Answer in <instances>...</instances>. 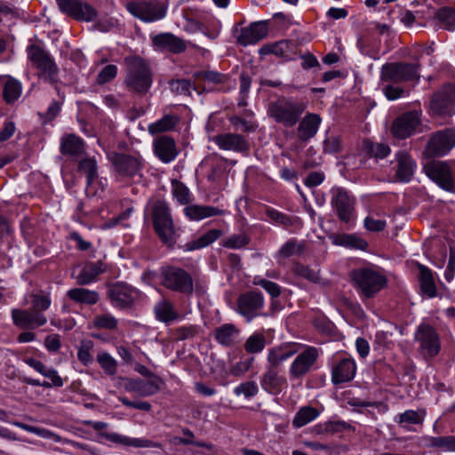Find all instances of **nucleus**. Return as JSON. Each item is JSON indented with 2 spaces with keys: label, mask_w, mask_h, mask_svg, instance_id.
<instances>
[{
  "label": "nucleus",
  "mask_w": 455,
  "mask_h": 455,
  "mask_svg": "<svg viewBox=\"0 0 455 455\" xmlns=\"http://www.w3.org/2000/svg\"><path fill=\"white\" fill-rule=\"evenodd\" d=\"M321 117L317 114H307L299 121L298 134L301 140L307 141L312 139L317 132L321 124Z\"/></svg>",
  "instance_id": "c756f323"
},
{
  "label": "nucleus",
  "mask_w": 455,
  "mask_h": 455,
  "mask_svg": "<svg viewBox=\"0 0 455 455\" xmlns=\"http://www.w3.org/2000/svg\"><path fill=\"white\" fill-rule=\"evenodd\" d=\"M419 354L426 359H433L441 352V338L436 329L427 323H421L414 333Z\"/></svg>",
  "instance_id": "0eeeda50"
},
{
  "label": "nucleus",
  "mask_w": 455,
  "mask_h": 455,
  "mask_svg": "<svg viewBox=\"0 0 455 455\" xmlns=\"http://www.w3.org/2000/svg\"><path fill=\"white\" fill-rule=\"evenodd\" d=\"M161 384H163V380L160 377L154 376L148 381H137L132 390L138 393L140 396H150L156 395L161 388Z\"/></svg>",
  "instance_id": "a19ab883"
},
{
  "label": "nucleus",
  "mask_w": 455,
  "mask_h": 455,
  "mask_svg": "<svg viewBox=\"0 0 455 455\" xmlns=\"http://www.w3.org/2000/svg\"><path fill=\"white\" fill-rule=\"evenodd\" d=\"M106 270L101 260L86 262L76 276V282L80 285H87L95 282L100 275Z\"/></svg>",
  "instance_id": "2f4dec72"
},
{
  "label": "nucleus",
  "mask_w": 455,
  "mask_h": 455,
  "mask_svg": "<svg viewBox=\"0 0 455 455\" xmlns=\"http://www.w3.org/2000/svg\"><path fill=\"white\" fill-rule=\"evenodd\" d=\"M84 425L91 426L95 431H97L98 437L100 439H105L110 443L120 444L124 446L132 447H153L162 448L160 443H156L145 438H131L115 432L104 431L108 428V424L102 421H92L84 420Z\"/></svg>",
  "instance_id": "6e6552de"
},
{
  "label": "nucleus",
  "mask_w": 455,
  "mask_h": 455,
  "mask_svg": "<svg viewBox=\"0 0 455 455\" xmlns=\"http://www.w3.org/2000/svg\"><path fill=\"white\" fill-rule=\"evenodd\" d=\"M199 327L197 325L180 326L172 330V336L177 341H182L193 339L198 334Z\"/></svg>",
  "instance_id": "bf43d9fd"
},
{
  "label": "nucleus",
  "mask_w": 455,
  "mask_h": 455,
  "mask_svg": "<svg viewBox=\"0 0 455 455\" xmlns=\"http://www.w3.org/2000/svg\"><path fill=\"white\" fill-rule=\"evenodd\" d=\"M93 348V342L90 339L82 340L77 351V358L84 366L93 362L91 350Z\"/></svg>",
  "instance_id": "e2e57ef3"
},
{
  "label": "nucleus",
  "mask_w": 455,
  "mask_h": 455,
  "mask_svg": "<svg viewBox=\"0 0 455 455\" xmlns=\"http://www.w3.org/2000/svg\"><path fill=\"white\" fill-rule=\"evenodd\" d=\"M307 107L306 102L282 96L269 103L267 115L275 123L291 128L299 123Z\"/></svg>",
  "instance_id": "7ed1b4c3"
},
{
  "label": "nucleus",
  "mask_w": 455,
  "mask_h": 455,
  "mask_svg": "<svg viewBox=\"0 0 455 455\" xmlns=\"http://www.w3.org/2000/svg\"><path fill=\"white\" fill-rule=\"evenodd\" d=\"M113 171L124 178H141L144 160L140 156L115 153L111 158Z\"/></svg>",
  "instance_id": "dca6fc26"
},
{
  "label": "nucleus",
  "mask_w": 455,
  "mask_h": 455,
  "mask_svg": "<svg viewBox=\"0 0 455 455\" xmlns=\"http://www.w3.org/2000/svg\"><path fill=\"white\" fill-rule=\"evenodd\" d=\"M356 372V365L353 359L343 358L332 364L331 367V382L334 385L352 380Z\"/></svg>",
  "instance_id": "a878e982"
},
{
  "label": "nucleus",
  "mask_w": 455,
  "mask_h": 455,
  "mask_svg": "<svg viewBox=\"0 0 455 455\" xmlns=\"http://www.w3.org/2000/svg\"><path fill=\"white\" fill-rule=\"evenodd\" d=\"M118 321L111 314L96 315L93 319V325L98 329L115 330Z\"/></svg>",
  "instance_id": "0e129e2a"
},
{
  "label": "nucleus",
  "mask_w": 455,
  "mask_h": 455,
  "mask_svg": "<svg viewBox=\"0 0 455 455\" xmlns=\"http://www.w3.org/2000/svg\"><path fill=\"white\" fill-rule=\"evenodd\" d=\"M267 33V21H255L248 27L240 29L239 34L236 36V42L243 46L254 44L265 38Z\"/></svg>",
  "instance_id": "5701e85b"
},
{
  "label": "nucleus",
  "mask_w": 455,
  "mask_h": 455,
  "mask_svg": "<svg viewBox=\"0 0 455 455\" xmlns=\"http://www.w3.org/2000/svg\"><path fill=\"white\" fill-rule=\"evenodd\" d=\"M266 344V337L260 332H254L246 339L243 347L248 354H259L264 350Z\"/></svg>",
  "instance_id": "c03bdc74"
},
{
  "label": "nucleus",
  "mask_w": 455,
  "mask_h": 455,
  "mask_svg": "<svg viewBox=\"0 0 455 455\" xmlns=\"http://www.w3.org/2000/svg\"><path fill=\"white\" fill-rule=\"evenodd\" d=\"M23 362L33 368L36 371L49 379L51 381L41 382L39 379L24 377L22 382L33 387H42L51 388L52 387H60L64 385L63 379L59 375L58 371L52 367H47L44 363L33 357H26Z\"/></svg>",
  "instance_id": "4468645a"
},
{
  "label": "nucleus",
  "mask_w": 455,
  "mask_h": 455,
  "mask_svg": "<svg viewBox=\"0 0 455 455\" xmlns=\"http://www.w3.org/2000/svg\"><path fill=\"white\" fill-rule=\"evenodd\" d=\"M425 174L442 189L447 192L455 191L454 172L448 162L431 160L423 166Z\"/></svg>",
  "instance_id": "9b49d317"
},
{
  "label": "nucleus",
  "mask_w": 455,
  "mask_h": 455,
  "mask_svg": "<svg viewBox=\"0 0 455 455\" xmlns=\"http://www.w3.org/2000/svg\"><path fill=\"white\" fill-rule=\"evenodd\" d=\"M241 331L234 323H224L213 331V336L218 344L222 347H231L239 339Z\"/></svg>",
  "instance_id": "cd10ccee"
},
{
  "label": "nucleus",
  "mask_w": 455,
  "mask_h": 455,
  "mask_svg": "<svg viewBox=\"0 0 455 455\" xmlns=\"http://www.w3.org/2000/svg\"><path fill=\"white\" fill-rule=\"evenodd\" d=\"M455 105V86L447 84L435 93L430 102L434 114L439 116L451 115Z\"/></svg>",
  "instance_id": "412c9836"
},
{
  "label": "nucleus",
  "mask_w": 455,
  "mask_h": 455,
  "mask_svg": "<svg viewBox=\"0 0 455 455\" xmlns=\"http://www.w3.org/2000/svg\"><path fill=\"white\" fill-rule=\"evenodd\" d=\"M305 251V243L299 242L296 239H290L284 243L275 254V259L279 264L288 258L299 256Z\"/></svg>",
  "instance_id": "58836bf2"
},
{
  "label": "nucleus",
  "mask_w": 455,
  "mask_h": 455,
  "mask_svg": "<svg viewBox=\"0 0 455 455\" xmlns=\"http://www.w3.org/2000/svg\"><path fill=\"white\" fill-rule=\"evenodd\" d=\"M441 28L452 31L455 28V11L451 7H443L435 14Z\"/></svg>",
  "instance_id": "49530a36"
},
{
  "label": "nucleus",
  "mask_w": 455,
  "mask_h": 455,
  "mask_svg": "<svg viewBox=\"0 0 455 455\" xmlns=\"http://www.w3.org/2000/svg\"><path fill=\"white\" fill-rule=\"evenodd\" d=\"M193 76L196 81H204L214 84H225L228 81L226 75L212 70L198 71L194 73Z\"/></svg>",
  "instance_id": "3c124183"
},
{
  "label": "nucleus",
  "mask_w": 455,
  "mask_h": 455,
  "mask_svg": "<svg viewBox=\"0 0 455 455\" xmlns=\"http://www.w3.org/2000/svg\"><path fill=\"white\" fill-rule=\"evenodd\" d=\"M97 362L108 375H115L117 370V362L107 352H100L97 355Z\"/></svg>",
  "instance_id": "6e6d98bb"
},
{
  "label": "nucleus",
  "mask_w": 455,
  "mask_h": 455,
  "mask_svg": "<svg viewBox=\"0 0 455 455\" xmlns=\"http://www.w3.org/2000/svg\"><path fill=\"white\" fill-rule=\"evenodd\" d=\"M124 84L130 92L145 95L152 85V73L148 64L140 57H127Z\"/></svg>",
  "instance_id": "20e7f679"
},
{
  "label": "nucleus",
  "mask_w": 455,
  "mask_h": 455,
  "mask_svg": "<svg viewBox=\"0 0 455 455\" xmlns=\"http://www.w3.org/2000/svg\"><path fill=\"white\" fill-rule=\"evenodd\" d=\"M14 425L20 429H23L27 432L35 434L43 438L52 439L55 443H63V441L65 439V438H62L58 434L53 433L51 430H48L46 428L30 426V425H28V424L22 423V422H14Z\"/></svg>",
  "instance_id": "a18cd8bd"
},
{
  "label": "nucleus",
  "mask_w": 455,
  "mask_h": 455,
  "mask_svg": "<svg viewBox=\"0 0 455 455\" xmlns=\"http://www.w3.org/2000/svg\"><path fill=\"white\" fill-rule=\"evenodd\" d=\"M139 291L124 283H116L108 286V296L113 307L130 308L139 298Z\"/></svg>",
  "instance_id": "a211bd4d"
},
{
  "label": "nucleus",
  "mask_w": 455,
  "mask_h": 455,
  "mask_svg": "<svg viewBox=\"0 0 455 455\" xmlns=\"http://www.w3.org/2000/svg\"><path fill=\"white\" fill-rule=\"evenodd\" d=\"M250 243L245 234H235L221 240L220 244L228 249H242Z\"/></svg>",
  "instance_id": "13d9d810"
},
{
  "label": "nucleus",
  "mask_w": 455,
  "mask_h": 455,
  "mask_svg": "<svg viewBox=\"0 0 455 455\" xmlns=\"http://www.w3.org/2000/svg\"><path fill=\"white\" fill-rule=\"evenodd\" d=\"M28 59L39 70V76L51 84L57 82L58 68L51 55L38 45L28 47Z\"/></svg>",
  "instance_id": "9d476101"
},
{
  "label": "nucleus",
  "mask_w": 455,
  "mask_h": 455,
  "mask_svg": "<svg viewBox=\"0 0 455 455\" xmlns=\"http://www.w3.org/2000/svg\"><path fill=\"white\" fill-rule=\"evenodd\" d=\"M419 283L422 293L428 298H434L436 295V288L431 270L423 266H419Z\"/></svg>",
  "instance_id": "ea45409f"
},
{
  "label": "nucleus",
  "mask_w": 455,
  "mask_h": 455,
  "mask_svg": "<svg viewBox=\"0 0 455 455\" xmlns=\"http://www.w3.org/2000/svg\"><path fill=\"white\" fill-rule=\"evenodd\" d=\"M30 309H12L13 324L25 330H34L44 326L47 323V317L44 314L52 304L49 294L34 293L30 295Z\"/></svg>",
  "instance_id": "f257e3e1"
},
{
  "label": "nucleus",
  "mask_w": 455,
  "mask_h": 455,
  "mask_svg": "<svg viewBox=\"0 0 455 455\" xmlns=\"http://www.w3.org/2000/svg\"><path fill=\"white\" fill-rule=\"evenodd\" d=\"M261 386L269 394H280L287 387V379L280 375L278 370L267 367L261 379Z\"/></svg>",
  "instance_id": "c85d7f7f"
},
{
  "label": "nucleus",
  "mask_w": 455,
  "mask_h": 455,
  "mask_svg": "<svg viewBox=\"0 0 455 455\" xmlns=\"http://www.w3.org/2000/svg\"><path fill=\"white\" fill-rule=\"evenodd\" d=\"M259 392V387L254 381H245L238 385L235 389L234 393L239 396L243 395L245 398H251L255 396Z\"/></svg>",
  "instance_id": "69168bd1"
},
{
  "label": "nucleus",
  "mask_w": 455,
  "mask_h": 455,
  "mask_svg": "<svg viewBox=\"0 0 455 455\" xmlns=\"http://www.w3.org/2000/svg\"><path fill=\"white\" fill-rule=\"evenodd\" d=\"M264 305V297L261 292L247 291L242 293L237 299V312L250 323L256 317L268 315L262 312Z\"/></svg>",
  "instance_id": "ddd939ff"
},
{
  "label": "nucleus",
  "mask_w": 455,
  "mask_h": 455,
  "mask_svg": "<svg viewBox=\"0 0 455 455\" xmlns=\"http://www.w3.org/2000/svg\"><path fill=\"white\" fill-rule=\"evenodd\" d=\"M240 90H239V99H238V106L245 107L247 106V98L248 93L251 84V78L246 73H241L240 76Z\"/></svg>",
  "instance_id": "680f3d73"
},
{
  "label": "nucleus",
  "mask_w": 455,
  "mask_h": 455,
  "mask_svg": "<svg viewBox=\"0 0 455 455\" xmlns=\"http://www.w3.org/2000/svg\"><path fill=\"white\" fill-rule=\"evenodd\" d=\"M397 170L396 177L400 181L408 182L413 176L416 163L405 151H399L396 154Z\"/></svg>",
  "instance_id": "72a5a7b5"
},
{
  "label": "nucleus",
  "mask_w": 455,
  "mask_h": 455,
  "mask_svg": "<svg viewBox=\"0 0 455 455\" xmlns=\"http://www.w3.org/2000/svg\"><path fill=\"white\" fill-rule=\"evenodd\" d=\"M151 216L154 228L161 241L168 246L175 243L174 225L168 204L162 200H156L151 205Z\"/></svg>",
  "instance_id": "39448f33"
},
{
  "label": "nucleus",
  "mask_w": 455,
  "mask_h": 455,
  "mask_svg": "<svg viewBox=\"0 0 455 455\" xmlns=\"http://www.w3.org/2000/svg\"><path fill=\"white\" fill-rule=\"evenodd\" d=\"M172 193L180 204H188L190 202L189 189L177 180H172Z\"/></svg>",
  "instance_id": "5fc2aeb1"
},
{
  "label": "nucleus",
  "mask_w": 455,
  "mask_h": 455,
  "mask_svg": "<svg viewBox=\"0 0 455 455\" xmlns=\"http://www.w3.org/2000/svg\"><path fill=\"white\" fill-rule=\"evenodd\" d=\"M427 445L440 448L447 451H455V435L430 436L427 438Z\"/></svg>",
  "instance_id": "8fccbe9b"
},
{
  "label": "nucleus",
  "mask_w": 455,
  "mask_h": 455,
  "mask_svg": "<svg viewBox=\"0 0 455 455\" xmlns=\"http://www.w3.org/2000/svg\"><path fill=\"white\" fill-rule=\"evenodd\" d=\"M420 124V113L410 111L398 116L391 126V132L397 139H406L411 136Z\"/></svg>",
  "instance_id": "4be33fe9"
},
{
  "label": "nucleus",
  "mask_w": 455,
  "mask_h": 455,
  "mask_svg": "<svg viewBox=\"0 0 455 455\" xmlns=\"http://www.w3.org/2000/svg\"><path fill=\"white\" fill-rule=\"evenodd\" d=\"M230 124L235 130H239L243 132H254L257 128V124L253 121H247L237 116H233L229 118Z\"/></svg>",
  "instance_id": "774afa93"
},
{
  "label": "nucleus",
  "mask_w": 455,
  "mask_h": 455,
  "mask_svg": "<svg viewBox=\"0 0 455 455\" xmlns=\"http://www.w3.org/2000/svg\"><path fill=\"white\" fill-rule=\"evenodd\" d=\"M319 357L318 349L315 347H307L299 353L289 368L291 379H302L313 369Z\"/></svg>",
  "instance_id": "f3484780"
},
{
  "label": "nucleus",
  "mask_w": 455,
  "mask_h": 455,
  "mask_svg": "<svg viewBox=\"0 0 455 455\" xmlns=\"http://www.w3.org/2000/svg\"><path fill=\"white\" fill-rule=\"evenodd\" d=\"M455 147V129L446 128L434 132L425 148L427 157L443 156Z\"/></svg>",
  "instance_id": "2eb2a0df"
},
{
  "label": "nucleus",
  "mask_w": 455,
  "mask_h": 455,
  "mask_svg": "<svg viewBox=\"0 0 455 455\" xmlns=\"http://www.w3.org/2000/svg\"><path fill=\"white\" fill-rule=\"evenodd\" d=\"M161 284L166 289L184 295L194 292V281L185 269L175 266H164L160 269Z\"/></svg>",
  "instance_id": "423d86ee"
},
{
  "label": "nucleus",
  "mask_w": 455,
  "mask_h": 455,
  "mask_svg": "<svg viewBox=\"0 0 455 455\" xmlns=\"http://www.w3.org/2000/svg\"><path fill=\"white\" fill-rule=\"evenodd\" d=\"M292 272L297 277L306 279L311 283H317L319 281L318 272L301 263H295Z\"/></svg>",
  "instance_id": "4d7b16f0"
},
{
  "label": "nucleus",
  "mask_w": 455,
  "mask_h": 455,
  "mask_svg": "<svg viewBox=\"0 0 455 455\" xmlns=\"http://www.w3.org/2000/svg\"><path fill=\"white\" fill-rule=\"evenodd\" d=\"M260 54H275L277 57L290 60L295 53V44L282 40L272 44H266L259 49Z\"/></svg>",
  "instance_id": "f704fd0d"
},
{
  "label": "nucleus",
  "mask_w": 455,
  "mask_h": 455,
  "mask_svg": "<svg viewBox=\"0 0 455 455\" xmlns=\"http://www.w3.org/2000/svg\"><path fill=\"white\" fill-rule=\"evenodd\" d=\"M126 10L144 22L162 20L167 12V8L157 1H131L126 4Z\"/></svg>",
  "instance_id": "f8f14e48"
},
{
  "label": "nucleus",
  "mask_w": 455,
  "mask_h": 455,
  "mask_svg": "<svg viewBox=\"0 0 455 455\" xmlns=\"http://www.w3.org/2000/svg\"><path fill=\"white\" fill-rule=\"evenodd\" d=\"M363 145L368 153L376 158H385L390 154V148L387 144L365 140Z\"/></svg>",
  "instance_id": "052dcab7"
},
{
  "label": "nucleus",
  "mask_w": 455,
  "mask_h": 455,
  "mask_svg": "<svg viewBox=\"0 0 455 455\" xmlns=\"http://www.w3.org/2000/svg\"><path fill=\"white\" fill-rule=\"evenodd\" d=\"M60 10L77 20L83 21H92L97 16L96 10L89 4L79 0H56Z\"/></svg>",
  "instance_id": "6ab92c4d"
},
{
  "label": "nucleus",
  "mask_w": 455,
  "mask_h": 455,
  "mask_svg": "<svg viewBox=\"0 0 455 455\" xmlns=\"http://www.w3.org/2000/svg\"><path fill=\"white\" fill-rule=\"evenodd\" d=\"M297 353L290 345L275 346L268 349L267 361V368L278 370V367L287 359Z\"/></svg>",
  "instance_id": "473e14b6"
},
{
  "label": "nucleus",
  "mask_w": 455,
  "mask_h": 455,
  "mask_svg": "<svg viewBox=\"0 0 455 455\" xmlns=\"http://www.w3.org/2000/svg\"><path fill=\"white\" fill-rule=\"evenodd\" d=\"M180 118L175 115H165L161 119L148 125L150 134L166 132L173 130L179 124Z\"/></svg>",
  "instance_id": "79ce46f5"
},
{
  "label": "nucleus",
  "mask_w": 455,
  "mask_h": 455,
  "mask_svg": "<svg viewBox=\"0 0 455 455\" xmlns=\"http://www.w3.org/2000/svg\"><path fill=\"white\" fill-rule=\"evenodd\" d=\"M153 46L158 51L179 54L186 51V42L172 33H161L151 36Z\"/></svg>",
  "instance_id": "393cba45"
},
{
  "label": "nucleus",
  "mask_w": 455,
  "mask_h": 455,
  "mask_svg": "<svg viewBox=\"0 0 455 455\" xmlns=\"http://www.w3.org/2000/svg\"><path fill=\"white\" fill-rule=\"evenodd\" d=\"M354 287L362 299L377 296L387 285L385 271L378 267H364L351 272Z\"/></svg>",
  "instance_id": "f03ea898"
},
{
  "label": "nucleus",
  "mask_w": 455,
  "mask_h": 455,
  "mask_svg": "<svg viewBox=\"0 0 455 455\" xmlns=\"http://www.w3.org/2000/svg\"><path fill=\"white\" fill-rule=\"evenodd\" d=\"M222 231L220 229H211L207 231L205 234L201 235L199 238L195 240L191 245V250L200 249L208 246L216 240H218L222 235Z\"/></svg>",
  "instance_id": "603ef678"
},
{
  "label": "nucleus",
  "mask_w": 455,
  "mask_h": 455,
  "mask_svg": "<svg viewBox=\"0 0 455 455\" xmlns=\"http://www.w3.org/2000/svg\"><path fill=\"white\" fill-rule=\"evenodd\" d=\"M60 149L62 155L74 158L81 157L85 153V146L83 140L75 134L62 137Z\"/></svg>",
  "instance_id": "7c9ffc66"
},
{
  "label": "nucleus",
  "mask_w": 455,
  "mask_h": 455,
  "mask_svg": "<svg viewBox=\"0 0 455 455\" xmlns=\"http://www.w3.org/2000/svg\"><path fill=\"white\" fill-rule=\"evenodd\" d=\"M154 152L163 163H170L178 155L174 140L169 136H161L154 141Z\"/></svg>",
  "instance_id": "bb28decb"
},
{
  "label": "nucleus",
  "mask_w": 455,
  "mask_h": 455,
  "mask_svg": "<svg viewBox=\"0 0 455 455\" xmlns=\"http://www.w3.org/2000/svg\"><path fill=\"white\" fill-rule=\"evenodd\" d=\"M382 92L388 100H395L407 95V91L403 86L393 83L383 87Z\"/></svg>",
  "instance_id": "338daca9"
},
{
  "label": "nucleus",
  "mask_w": 455,
  "mask_h": 455,
  "mask_svg": "<svg viewBox=\"0 0 455 455\" xmlns=\"http://www.w3.org/2000/svg\"><path fill=\"white\" fill-rule=\"evenodd\" d=\"M419 77V66L413 63H387L382 66L380 72L381 81L393 84L418 82Z\"/></svg>",
  "instance_id": "1a4fd4ad"
},
{
  "label": "nucleus",
  "mask_w": 455,
  "mask_h": 455,
  "mask_svg": "<svg viewBox=\"0 0 455 455\" xmlns=\"http://www.w3.org/2000/svg\"><path fill=\"white\" fill-rule=\"evenodd\" d=\"M331 193V204L339 219L343 222H349L355 212V198L340 188L333 189Z\"/></svg>",
  "instance_id": "aec40b11"
},
{
  "label": "nucleus",
  "mask_w": 455,
  "mask_h": 455,
  "mask_svg": "<svg viewBox=\"0 0 455 455\" xmlns=\"http://www.w3.org/2000/svg\"><path fill=\"white\" fill-rule=\"evenodd\" d=\"M67 296L74 302L88 306L95 305L100 300L98 291L86 288H73L68 291Z\"/></svg>",
  "instance_id": "e433bc0d"
},
{
  "label": "nucleus",
  "mask_w": 455,
  "mask_h": 455,
  "mask_svg": "<svg viewBox=\"0 0 455 455\" xmlns=\"http://www.w3.org/2000/svg\"><path fill=\"white\" fill-rule=\"evenodd\" d=\"M318 415L319 411L316 409L310 406L302 407L295 414L292 425L296 428H300L315 419Z\"/></svg>",
  "instance_id": "37998d69"
},
{
  "label": "nucleus",
  "mask_w": 455,
  "mask_h": 455,
  "mask_svg": "<svg viewBox=\"0 0 455 455\" xmlns=\"http://www.w3.org/2000/svg\"><path fill=\"white\" fill-rule=\"evenodd\" d=\"M21 94V84L19 81L9 78L4 86L3 97L6 103L12 104L16 101Z\"/></svg>",
  "instance_id": "de8ad7c7"
},
{
  "label": "nucleus",
  "mask_w": 455,
  "mask_h": 455,
  "mask_svg": "<svg viewBox=\"0 0 455 455\" xmlns=\"http://www.w3.org/2000/svg\"><path fill=\"white\" fill-rule=\"evenodd\" d=\"M154 313L157 320L165 323L173 322L180 317L173 304L166 299H162L155 305Z\"/></svg>",
  "instance_id": "4c0bfd02"
},
{
  "label": "nucleus",
  "mask_w": 455,
  "mask_h": 455,
  "mask_svg": "<svg viewBox=\"0 0 455 455\" xmlns=\"http://www.w3.org/2000/svg\"><path fill=\"white\" fill-rule=\"evenodd\" d=\"M184 214L194 221H199L205 218L220 216L223 211L213 206L191 204L184 208Z\"/></svg>",
  "instance_id": "c9c22d12"
},
{
  "label": "nucleus",
  "mask_w": 455,
  "mask_h": 455,
  "mask_svg": "<svg viewBox=\"0 0 455 455\" xmlns=\"http://www.w3.org/2000/svg\"><path fill=\"white\" fill-rule=\"evenodd\" d=\"M78 170L85 173L88 186H90L98 176L97 164L92 158L81 160L78 164Z\"/></svg>",
  "instance_id": "864d4df0"
},
{
  "label": "nucleus",
  "mask_w": 455,
  "mask_h": 455,
  "mask_svg": "<svg viewBox=\"0 0 455 455\" xmlns=\"http://www.w3.org/2000/svg\"><path fill=\"white\" fill-rule=\"evenodd\" d=\"M425 418V412L421 411L407 410L397 415L396 422L402 427L406 425L422 424Z\"/></svg>",
  "instance_id": "09e8293b"
},
{
  "label": "nucleus",
  "mask_w": 455,
  "mask_h": 455,
  "mask_svg": "<svg viewBox=\"0 0 455 455\" xmlns=\"http://www.w3.org/2000/svg\"><path fill=\"white\" fill-rule=\"evenodd\" d=\"M212 141L222 150L245 153L249 150L248 140L238 133H222L212 138Z\"/></svg>",
  "instance_id": "b1692460"
}]
</instances>
